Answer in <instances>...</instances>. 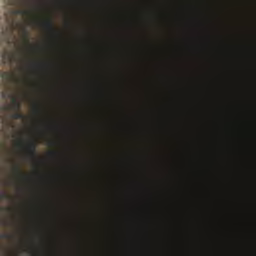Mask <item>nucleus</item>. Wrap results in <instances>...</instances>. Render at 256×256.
I'll return each mask as SVG.
<instances>
[{
	"instance_id": "obj_17",
	"label": "nucleus",
	"mask_w": 256,
	"mask_h": 256,
	"mask_svg": "<svg viewBox=\"0 0 256 256\" xmlns=\"http://www.w3.org/2000/svg\"><path fill=\"white\" fill-rule=\"evenodd\" d=\"M17 83H19V80H16Z\"/></svg>"
},
{
	"instance_id": "obj_5",
	"label": "nucleus",
	"mask_w": 256,
	"mask_h": 256,
	"mask_svg": "<svg viewBox=\"0 0 256 256\" xmlns=\"http://www.w3.org/2000/svg\"><path fill=\"white\" fill-rule=\"evenodd\" d=\"M12 61H13V54L12 53H8V52L3 53V55H2V62L3 63H9V65H10V63H12Z\"/></svg>"
},
{
	"instance_id": "obj_1",
	"label": "nucleus",
	"mask_w": 256,
	"mask_h": 256,
	"mask_svg": "<svg viewBox=\"0 0 256 256\" xmlns=\"http://www.w3.org/2000/svg\"><path fill=\"white\" fill-rule=\"evenodd\" d=\"M1 110H3V112H7V110H13L15 113V111L21 110V102L18 100V98L12 96L11 104L9 106H2Z\"/></svg>"
},
{
	"instance_id": "obj_10",
	"label": "nucleus",
	"mask_w": 256,
	"mask_h": 256,
	"mask_svg": "<svg viewBox=\"0 0 256 256\" xmlns=\"http://www.w3.org/2000/svg\"><path fill=\"white\" fill-rule=\"evenodd\" d=\"M2 199H12L8 193H2L1 194Z\"/></svg>"
},
{
	"instance_id": "obj_2",
	"label": "nucleus",
	"mask_w": 256,
	"mask_h": 256,
	"mask_svg": "<svg viewBox=\"0 0 256 256\" xmlns=\"http://www.w3.org/2000/svg\"><path fill=\"white\" fill-rule=\"evenodd\" d=\"M36 149H37V144L34 140H31L30 142H28L26 146V151L28 152L29 156H31V158H36Z\"/></svg>"
},
{
	"instance_id": "obj_7",
	"label": "nucleus",
	"mask_w": 256,
	"mask_h": 256,
	"mask_svg": "<svg viewBox=\"0 0 256 256\" xmlns=\"http://www.w3.org/2000/svg\"><path fill=\"white\" fill-rule=\"evenodd\" d=\"M14 171L15 173H17V175H19V177H23V179H27V176H24L20 166H15Z\"/></svg>"
},
{
	"instance_id": "obj_18",
	"label": "nucleus",
	"mask_w": 256,
	"mask_h": 256,
	"mask_svg": "<svg viewBox=\"0 0 256 256\" xmlns=\"http://www.w3.org/2000/svg\"><path fill=\"white\" fill-rule=\"evenodd\" d=\"M34 256H37V255H34Z\"/></svg>"
},
{
	"instance_id": "obj_11",
	"label": "nucleus",
	"mask_w": 256,
	"mask_h": 256,
	"mask_svg": "<svg viewBox=\"0 0 256 256\" xmlns=\"http://www.w3.org/2000/svg\"><path fill=\"white\" fill-rule=\"evenodd\" d=\"M35 111H36L37 113H40V112H41V108H40V106H39L38 104L35 105Z\"/></svg>"
},
{
	"instance_id": "obj_9",
	"label": "nucleus",
	"mask_w": 256,
	"mask_h": 256,
	"mask_svg": "<svg viewBox=\"0 0 256 256\" xmlns=\"http://www.w3.org/2000/svg\"><path fill=\"white\" fill-rule=\"evenodd\" d=\"M16 146H18V148H23L24 147V140H22V139L18 140V142L16 143Z\"/></svg>"
},
{
	"instance_id": "obj_15",
	"label": "nucleus",
	"mask_w": 256,
	"mask_h": 256,
	"mask_svg": "<svg viewBox=\"0 0 256 256\" xmlns=\"http://www.w3.org/2000/svg\"><path fill=\"white\" fill-rule=\"evenodd\" d=\"M9 256H19V255H15V254H13V253H10Z\"/></svg>"
},
{
	"instance_id": "obj_16",
	"label": "nucleus",
	"mask_w": 256,
	"mask_h": 256,
	"mask_svg": "<svg viewBox=\"0 0 256 256\" xmlns=\"http://www.w3.org/2000/svg\"><path fill=\"white\" fill-rule=\"evenodd\" d=\"M0 118H2V114H1V112H0Z\"/></svg>"
},
{
	"instance_id": "obj_6",
	"label": "nucleus",
	"mask_w": 256,
	"mask_h": 256,
	"mask_svg": "<svg viewBox=\"0 0 256 256\" xmlns=\"http://www.w3.org/2000/svg\"><path fill=\"white\" fill-rule=\"evenodd\" d=\"M14 120H24L25 116L20 112V110L14 111V113L11 115Z\"/></svg>"
},
{
	"instance_id": "obj_3",
	"label": "nucleus",
	"mask_w": 256,
	"mask_h": 256,
	"mask_svg": "<svg viewBox=\"0 0 256 256\" xmlns=\"http://www.w3.org/2000/svg\"><path fill=\"white\" fill-rule=\"evenodd\" d=\"M11 80V73L7 71L0 72V85L6 86L8 82Z\"/></svg>"
},
{
	"instance_id": "obj_14",
	"label": "nucleus",
	"mask_w": 256,
	"mask_h": 256,
	"mask_svg": "<svg viewBox=\"0 0 256 256\" xmlns=\"http://www.w3.org/2000/svg\"><path fill=\"white\" fill-rule=\"evenodd\" d=\"M55 142H49V146H54Z\"/></svg>"
},
{
	"instance_id": "obj_4",
	"label": "nucleus",
	"mask_w": 256,
	"mask_h": 256,
	"mask_svg": "<svg viewBox=\"0 0 256 256\" xmlns=\"http://www.w3.org/2000/svg\"><path fill=\"white\" fill-rule=\"evenodd\" d=\"M43 27L50 33H56L55 25L51 18H48L44 21Z\"/></svg>"
},
{
	"instance_id": "obj_12",
	"label": "nucleus",
	"mask_w": 256,
	"mask_h": 256,
	"mask_svg": "<svg viewBox=\"0 0 256 256\" xmlns=\"http://www.w3.org/2000/svg\"><path fill=\"white\" fill-rule=\"evenodd\" d=\"M3 237H5V239H11L12 235L6 234V235H3Z\"/></svg>"
},
{
	"instance_id": "obj_13",
	"label": "nucleus",
	"mask_w": 256,
	"mask_h": 256,
	"mask_svg": "<svg viewBox=\"0 0 256 256\" xmlns=\"http://www.w3.org/2000/svg\"><path fill=\"white\" fill-rule=\"evenodd\" d=\"M50 156H57V152H50Z\"/></svg>"
},
{
	"instance_id": "obj_8",
	"label": "nucleus",
	"mask_w": 256,
	"mask_h": 256,
	"mask_svg": "<svg viewBox=\"0 0 256 256\" xmlns=\"http://www.w3.org/2000/svg\"><path fill=\"white\" fill-rule=\"evenodd\" d=\"M16 13L18 15H24V16L31 15L30 11H27V10H24V9H18V11H16Z\"/></svg>"
}]
</instances>
